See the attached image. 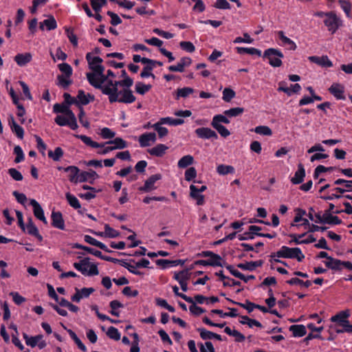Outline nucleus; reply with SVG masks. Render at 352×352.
<instances>
[{"mask_svg": "<svg viewBox=\"0 0 352 352\" xmlns=\"http://www.w3.org/2000/svg\"><path fill=\"white\" fill-rule=\"evenodd\" d=\"M104 94L108 96L110 103L118 102L131 104L136 99L131 89L122 87L120 89H118V87L109 85L108 88L104 89Z\"/></svg>", "mask_w": 352, "mask_h": 352, "instance_id": "obj_1", "label": "nucleus"}, {"mask_svg": "<svg viewBox=\"0 0 352 352\" xmlns=\"http://www.w3.org/2000/svg\"><path fill=\"white\" fill-rule=\"evenodd\" d=\"M271 256L284 258H296L298 262L302 261L305 255L299 248H289L285 245L282 246L277 252L272 253Z\"/></svg>", "mask_w": 352, "mask_h": 352, "instance_id": "obj_2", "label": "nucleus"}, {"mask_svg": "<svg viewBox=\"0 0 352 352\" xmlns=\"http://www.w3.org/2000/svg\"><path fill=\"white\" fill-rule=\"evenodd\" d=\"M74 267L85 276H96L99 274L97 265L90 262V258L87 257L80 260L78 263H74Z\"/></svg>", "mask_w": 352, "mask_h": 352, "instance_id": "obj_3", "label": "nucleus"}, {"mask_svg": "<svg viewBox=\"0 0 352 352\" xmlns=\"http://www.w3.org/2000/svg\"><path fill=\"white\" fill-rule=\"evenodd\" d=\"M284 57L280 50L275 48H269L265 50L263 58L268 60L269 64L274 67H278L282 65L281 59Z\"/></svg>", "mask_w": 352, "mask_h": 352, "instance_id": "obj_4", "label": "nucleus"}, {"mask_svg": "<svg viewBox=\"0 0 352 352\" xmlns=\"http://www.w3.org/2000/svg\"><path fill=\"white\" fill-rule=\"evenodd\" d=\"M323 23L329 32L334 34L342 25V21L333 12H329L327 18L324 19Z\"/></svg>", "mask_w": 352, "mask_h": 352, "instance_id": "obj_5", "label": "nucleus"}, {"mask_svg": "<svg viewBox=\"0 0 352 352\" xmlns=\"http://www.w3.org/2000/svg\"><path fill=\"white\" fill-rule=\"evenodd\" d=\"M86 59L88 62L89 68L94 72H96L99 75H102L104 73V68L101 65L102 59L99 56H92L91 53L86 54Z\"/></svg>", "mask_w": 352, "mask_h": 352, "instance_id": "obj_6", "label": "nucleus"}, {"mask_svg": "<svg viewBox=\"0 0 352 352\" xmlns=\"http://www.w3.org/2000/svg\"><path fill=\"white\" fill-rule=\"evenodd\" d=\"M23 337L25 341L26 344L30 346L31 347H35L37 345L40 349H43L47 345L46 342L43 340L42 335L29 336L26 333H23Z\"/></svg>", "mask_w": 352, "mask_h": 352, "instance_id": "obj_7", "label": "nucleus"}, {"mask_svg": "<svg viewBox=\"0 0 352 352\" xmlns=\"http://www.w3.org/2000/svg\"><path fill=\"white\" fill-rule=\"evenodd\" d=\"M55 122L61 126H68L72 130L76 129L78 126L75 115L72 118L66 116H57L55 118Z\"/></svg>", "mask_w": 352, "mask_h": 352, "instance_id": "obj_8", "label": "nucleus"}, {"mask_svg": "<svg viewBox=\"0 0 352 352\" xmlns=\"http://www.w3.org/2000/svg\"><path fill=\"white\" fill-rule=\"evenodd\" d=\"M98 75V74L94 72L92 73H87V78L91 85L96 89H100L102 93L104 94V89L108 88L109 87V80L107 82L106 85H102L101 82H99Z\"/></svg>", "mask_w": 352, "mask_h": 352, "instance_id": "obj_9", "label": "nucleus"}, {"mask_svg": "<svg viewBox=\"0 0 352 352\" xmlns=\"http://www.w3.org/2000/svg\"><path fill=\"white\" fill-rule=\"evenodd\" d=\"M157 140L155 133H144L139 136L138 142L141 147H147L155 143Z\"/></svg>", "mask_w": 352, "mask_h": 352, "instance_id": "obj_10", "label": "nucleus"}, {"mask_svg": "<svg viewBox=\"0 0 352 352\" xmlns=\"http://www.w3.org/2000/svg\"><path fill=\"white\" fill-rule=\"evenodd\" d=\"M197 136L199 138L204 140L209 139H214L217 140L218 138L217 133L208 127H201L198 128L195 131Z\"/></svg>", "mask_w": 352, "mask_h": 352, "instance_id": "obj_11", "label": "nucleus"}, {"mask_svg": "<svg viewBox=\"0 0 352 352\" xmlns=\"http://www.w3.org/2000/svg\"><path fill=\"white\" fill-rule=\"evenodd\" d=\"M76 293L72 296L73 302H79L82 298H88L95 289L93 287H84L82 289L76 288Z\"/></svg>", "mask_w": 352, "mask_h": 352, "instance_id": "obj_12", "label": "nucleus"}, {"mask_svg": "<svg viewBox=\"0 0 352 352\" xmlns=\"http://www.w3.org/2000/svg\"><path fill=\"white\" fill-rule=\"evenodd\" d=\"M276 34L280 41V43H279L280 46L285 47L289 50H295L297 48L295 42L287 37L283 31H278Z\"/></svg>", "mask_w": 352, "mask_h": 352, "instance_id": "obj_13", "label": "nucleus"}, {"mask_svg": "<svg viewBox=\"0 0 352 352\" xmlns=\"http://www.w3.org/2000/svg\"><path fill=\"white\" fill-rule=\"evenodd\" d=\"M52 226L54 228L65 230V221L62 213L59 211H52L51 214Z\"/></svg>", "mask_w": 352, "mask_h": 352, "instance_id": "obj_14", "label": "nucleus"}, {"mask_svg": "<svg viewBox=\"0 0 352 352\" xmlns=\"http://www.w3.org/2000/svg\"><path fill=\"white\" fill-rule=\"evenodd\" d=\"M30 204L33 207V212L34 216L38 219L43 221L45 224H47V221L44 215V211L38 202L35 199H31Z\"/></svg>", "mask_w": 352, "mask_h": 352, "instance_id": "obj_15", "label": "nucleus"}, {"mask_svg": "<svg viewBox=\"0 0 352 352\" xmlns=\"http://www.w3.org/2000/svg\"><path fill=\"white\" fill-rule=\"evenodd\" d=\"M162 178L160 174H155L151 175L148 179L146 180L144 185L140 188L141 191L149 192L156 188L155 184L157 181Z\"/></svg>", "mask_w": 352, "mask_h": 352, "instance_id": "obj_16", "label": "nucleus"}, {"mask_svg": "<svg viewBox=\"0 0 352 352\" xmlns=\"http://www.w3.org/2000/svg\"><path fill=\"white\" fill-rule=\"evenodd\" d=\"M308 59L311 62L316 63L322 67H331L333 66L331 60L328 58L327 56H309Z\"/></svg>", "mask_w": 352, "mask_h": 352, "instance_id": "obj_17", "label": "nucleus"}, {"mask_svg": "<svg viewBox=\"0 0 352 352\" xmlns=\"http://www.w3.org/2000/svg\"><path fill=\"white\" fill-rule=\"evenodd\" d=\"M329 92L337 100H345L344 87L340 83H333L329 89Z\"/></svg>", "mask_w": 352, "mask_h": 352, "instance_id": "obj_18", "label": "nucleus"}, {"mask_svg": "<svg viewBox=\"0 0 352 352\" xmlns=\"http://www.w3.org/2000/svg\"><path fill=\"white\" fill-rule=\"evenodd\" d=\"M64 171L68 173L69 180L72 183H78L80 178V169L75 166H69L64 168Z\"/></svg>", "mask_w": 352, "mask_h": 352, "instance_id": "obj_19", "label": "nucleus"}, {"mask_svg": "<svg viewBox=\"0 0 352 352\" xmlns=\"http://www.w3.org/2000/svg\"><path fill=\"white\" fill-rule=\"evenodd\" d=\"M350 316V311L349 309H346L340 311L335 316L331 318V321L333 322H337L340 326H342L344 323H347V319Z\"/></svg>", "mask_w": 352, "mask_h": 352, "instance_id": "obj_20", "label": "nucleus"}, {"mask_svg": "<svg viewBox=\"0 0 352 352\" xmlns=\"http://www.w3.org/2000/svg\"><path fill=\"white\" fill-rule=\"evenodd\" d=\"M8 124L10 126V129L12 131L15 133V135L17 136L19 139H23L24 136V130L23 129L19 126L16 121L14 120V118L12 116H10L9 120H8Z\"/></svg>", "mask_w": 352, "mask_h": 352, "instance_id": "obj_21", "label": "nucleus"}, {"mask_svg": "<svg viewBox=\"0 0 352 352\" xmlns=\"http://www.w3.org/2000/svg\"><path fill=\"white\" fill-rule=\"evenodd\" d=\"M342 184H345V188L341 187H336L334 188L338 192L341 194L344 193L345 192H351L352 191V180H345L344 179H338L334 182V184L336 185H341Z\"/></svg>", "mask_w": 352, "mask_h": 352, "instance_id": "obj_22", "label": "nucleus"}, {"mask_svg": "<svg viewBox=\"0 0 352 352\" xmlns=\"http://www.w3.org/2000/svg\"><path fill=\"white\" fill-rule=\"evenodd\" d=\"M168 149V147L163 144H158L155 146L148 150V153L153 156L162 157Z\"/></svg>", "mask_w": 352, "mask_h": 352, "instance_id": "obj_23", "label": "nucleus"}, {"mask_svg": "<svg viewBox=\"0 0 352 352\" xmlns=\"http://www.w3.org/2000/svg\"><path fill=\"white\" fill-rule=\"evenodd\" d=\"M133 80L132 78H129V76H126L123 80H109V85L115 86V87H120L122 88H127L130 89L131 87L133 85Z\"/></svg>", "mask_w": 352, "mask_h": 352, "instance_id": "obj_24", "label": "nucleus"}, {"mask_svg": "<svg viewBox=\"0 0 352 352\" xmlns=\"http://www.w3.org/2000/svg\"><path fill=\"white\" fill-rule=\"evenodd\" d=\"M190 196L197 201L198 206L204 204V196L197 192V187L193 184L190 186Z\"/></svg>", "mask_w": 352, "mask_h": 352, "instance_id": "obj_25", "label": "nucleus"}, {"mask_svg": "<svg viewBox=\"0 0 352 352\" xmlns=\"http://www.w3.org/2000/svg\"><path fill=\"white\" fill-rule=\"evenodd\" d=\"M305 177V170L302 164H298V170L295 173L294 176L291 179V182L294 184H298L303 182Z\"/></svg>", "mask_w": 352, "mask_h": 352, "instance_id": "obj_26", "label": "nucleus"}, {"mask_svg": "<svg viewBox=\"0 0 352 352\" xmlns=\"http://www.w3.org/2000/svg\"><path fill=\"white\" fill-rule=\"evenodd\" d=\"M53 109L55 113H61L67 117H71L72 118L74 115L67 104L56 103L54 105Z\"/></svg>", "mask_w": 352, "mask_h": 352, "instance_id": "obj_27", "label": "nucleus"}, {"mask_svg": "<svg viewBox=\"0 0 352 352\" xmlns=\"http://www.w3.org/2000/svg\"><path fill=\"white\" fill-rule=\"evenodd\" d=\"M77 99V104H80L82 105H86L91 101H93L94 100V97L89 94H86L83 90H79L78 91Z\"/></svg>", "mask_w": 352, "mask_h": 352, "instance_id": "obj_28", "label": "nucleus"}, {"mask_svg": "<svg viewBox=\"0 0 352 352\" xmlns=\"http://www.w3.org/2000/svg\"><path fill=\"white\" fill-rule=\"evenodd\" d=\"M84 240L86 243L90 244V245H94V246H96L99 248H100L101 250L105 251V252H110L111 251L108 249V248L107 247V245L104 243H102V242L96 240V239L93 238L92 236H89V235H85L84 236Z\"/></svg>", "mask_w": 352, "mask_h": 352, "instance_id": "obj_29", "label": "nucleus"}, {"mask_svg": "<svg viewBox=\"0 0 352 352\" xmlns=\"http://www.w3.org/2000/svg\"><path fill=\"white\" fill-rule=\"evenodd\" d=\"M76 138L80 139L86 145L92 148H102L104 146V144H99L96 142H94L90 137H88L85 135H76Z\"/></svg>", "mask_w": 352, "mask_h": 352, "instance_id": "obj_30", "label": "nucleus"}, {"mask_svg": "<svg viewBox=\"0 0 352 352\" xmlns=\"http://www.w3.org/2000/svg\"><path fill=\"white\" fill-rule=\"evenodd\" d=\"M25 229L29 234L36 236L38 239V241H41L43 240V237L39 234L38 228L32 221L31 219H30V221L27 223Z\"/></svg>", "mask_w": 352, "mask_h": 352, "instance_id": "obj_31", "label": "nucleus"}, {"mask_svg": "<svg viewBox=\"0 0 352 352\" xmlns=\"http://www.w3.org/2000/svg\"><path fill=\"white\" fill-rule=\"evenodd\" d=\"M324 264L328 268L333 270H342V261L333 257L328 258V260L324 261Z\"/></svg>", "mask_w": 352, "mask_h": 352, "instance_id": "obj_32", "label": "nucleus"}, {"mask_svg": "<svg viewBox=\"0 0 352 352\" xmlns=\"http://www.w3.org/2000/svg\"><path fill=\"white\" fill-rule=\"evenodd\" d=\"M289 331L294 337H302L307 333L306 327L302 324H294L290 326Z\"/></svg>", "mask_w": 352, "mask_h": 352, "instance_id": "obj_33", "label": "nucleus"}, {"mask_svg": "<svg viewBox=\"0 0 352 352\" xmlns=\"http://www.w3.org/2000/svg\"><path fill=\"white\" fill-rule=\"evenodd\" d=\"M32 60V55L30 53L19 54L14 57V60L19 66H24Z\"/></svg>", "mask_w": 352, "mask_h": 352, "instance_id": "obj_34", "label": "nucleus"}, {"mask_svg": "<svg viewBox=\"0 0 352 352\" xmlns=\"http://www.w3.org/2000/svg\"><path fill=\"white\" fill-rule=\"evenodd\" d=\"M323 221L325 223L339 225L342 220L337 216H333L329 211H325L323 214Z\"/></svg>", "mask_w": 352, "mask_h": 352, "instance_id": "obj_35", "label": "nucleus"}, {"mask_svg": "<svg viewBox=\"0 0 352 352\" xmlns=\"http://www.w3.org/2000/svg\"><path fill=\"white\" fill-rule=\"evenodd\" d=\"M228 270H229L230 272L235 277H237L240 278L241 280H243L244 282L247 283L250 280H252L255 278V276L253 275H249V276H245L242 273H241L237 270H235L233 267L229 265L227 267Z\"/></svg>", "mask_w": 352, "mask_h": 352, "instance_id": "obj_36", "label": "nucleus"}, {"mask_svg": "<svg viewBox=\"0 0 352 352\" xmlns=\"http://www.w3.org/2000/svg\"><path fill=\"white\" fill-rule=\"evenodd\" d=\"M44 25L46 27L47 30H52L57 28V23L54 16H50L48 19H45L40 23V28L44 29Z\"/></svg>", "mask_w": 352, "mask_h": 352, "instance_id": "obj_37", "label": "nucleus"}, {"mask_svg": "<svg viewBox=\"0 0 352 352\" xmlns=\"http://www.w3.org/2000/svg\"><path fill=\"white\" fill-rule=\"evenodd\" d=\"M98 177L97 173L94 170L90 171H82L80 173V178L78 179L79 182H85L88 181L89 179H95Z\"/></svg>", "mask_w": 352, "mask_h": 352, "instance_id": "obj_38", "label": "nucleus"}, {"mask_svg": "<svg viewBox=\"0 0 352 352\" xmlns=\"http://www.w3.org/2000/svg\"><path fill=\"white\" fill-rule=\"evenodd\" d=\"M184 123V120L181 118H173L170 117H165L160 118V124H168L170 126L182 125Z\"/></svg>", "mask_w": 352, "mask_h": 352, "instance_id": "obj_39", "label": "nucleus"}, {"mask_svg": "<svg viewBox=\"0 0 352 352\" xmlns=\"http://www.w3.org/2000/svg\"><path fill=\"white\" fill-rule=\"evenodd\" d=\"M236 52L240 54H248L251 55H257L258 56H261V50L256 49L254 47H236Z\"/></svg>", "mask_w": 352, "mask_h": 352, "instance_id": "obj_40", "label": "nucleus"}, {"mask_svg": "<svg viewBox=\"0 0 352 352\" xmlns=\"http://www.w3.org/2000/svg\"><path fill=\"white\" fill-rule=\"evenodd\" d=\"M106 144H113V146H111L113 150L116 149H123L126 147H127V143L126 141H124L121 138H116L113 140H110L107 142Z\"/></svg>", "mask_w": 352, "mask_h": 352, "instance_id": "obj_41", "label": "nucleus"}, {"mask_svg": "<svg viewBox=\"0 0 352 352\" xmlns=\"http://www.w3.org/2000/svg\"><path fill=\"white\" fill-rule=\"evenodd\" d=\"M230 312H223L221 309H212L211 311L213 314L219 315L221 318L226 317H236L238 316L237 309L235 308H228Z\"/></svg>", "mask_w": 352, "mask_h": 352, "instance_id": "obj_42", "label": "nucleus"}, {"mask_svg": "<svg viewBox=\"0 0 352 352\" xmlns=\"http://www.w3.org/2000/svg\"><path fill=\"white\" fill-rule=\"evenodd\" d=\"M194 158L190 155H187L182 157L177 163V166L180 168H185L188 166L193 164Z\"/></svg>", "mask_w": 352, "mask_h": 352, "instance_id": "obj_43", "label": "nucleus"}, {"mask_svg": "<svg viewBox=\"0 0 352 352\" xmlns=\"http://www.w3.org/2000/svg\"><path fill=\"white\" fill-rule=\"evenodd\" d=\"M261 261H251L245 263H239L237 266L241 270L253 271L256 267L261 265Z\"/></svg>", "mask_w": 352, "mask_h": 352, "instance_id": "obj_44", "label": "nucleus"}, {"mask_svg": "<svg viewBox=\"0 0 352 352\" xmlns=\"http://www.w3.org/2000/svg\"><path fill=\"white\" fill-rule=\"evenodd\" d=\"M234 168L232 166L220 164L217 167V172L221 175L234 173Z\"/></svg>", "mask_w": 352, "mask_h": 352, "instance_id": "obj_45", "label": "nucleus"}, {"mask_svg": "<svg viewBox=\"0 0 352 352\" xmlns=\"http://www.w3.org/2000/svg\"><path fill=\"white\" fill-rule=\"evenodd\" d=\"M162 124H160V120L157 122L152 124V128H153L157 132L160 138H162L166 136L168 133V129L162 126Z\"/></svg>", "mask_w": 352, "mask_h": 352, "instance_id": "obj_46", "label": "nucleus"}, {"mask_svg": "<svg viewBox=\"0 0 352 352\" xmlns=\"http://www.w3.org/2000/svg\"><path fill=\"white\" fill-rule=\"evenodd\" d=\"M194 92V89L191 87H183L177 89L175 99L179 100L180 98H187L190 94Z\"/></svg>", "mask_w": 352, "mask_h": 352, "instance_id": "obj_47", "label": "nucleus"}, {"mask_svg": "<svg viewBox=\"0 0 352 352\" xmlns=\"http://www.w3.org/2000/svg\"><path fill=\"white\" fill-rule=\"evenodd\" d=\"M65 197L70 206L74 209L80 208V204L78 199L74 195H72L70 192H67L65 194Z\"/></svg>", "mask_w": 352, "mask_h": 352, "instance_id": "obj_48", "label": "nucleus"}, {"mask_svg": "<svg viewBox=\"0 0 352 352\" xmlns=\"http://www.w3.org/2000/svg\"><path fill=\"white\" fill-rule=\"evenodd\" d=\"M228 116H226L224 113L215 115L212 120L211 124H221V123L229 124L230 122V120L228 118Z\"/></svg>", "mask_w": 352, "mask_h": 352, "instance_id": "obj_49", "label": "nucleus"}, {"mask_svg": "<svg viewBox=\"0 0 352 352\" xmlns=\"http://www.w3.org/2000/svg\"><path fill=\"white\" fill-rule=\"evenodd\" d=\"M67 331L69 335L70 336L71 338L74 341V342L76 344L78 347L84 352L87 351V348H86L85 345L78 338L76 334L71 329H67Z\"/></svg>", "mask_w": 352, "mask_h": 352, "instance_id": "obj_50", "label": "nucleus"}, {"mask_svg": "<svg viewBox=\"0 0 352 352\" xmlns=\"http://www.w3.org/2000/svg\"><path fill=\"white\" fill-rule=\"evenodd\" d=\"M241 318H242V320H241L240 322L243 324H248L251 328L254 326L257 327H262L261 323L256 320L251 319L246 316H241Z\"/></svg>", "mask_w": 352, "mask_h": 352, "instance_id": "obj_51", "label": "nucleus"}, {"mask_svg": "<svg viewBox=\"0 0 352 352\" xmlns=\"http://www.w3.org/2000/svg\"><path fill=\"white\" fill-rule=\"evenodd\" d=\"M63 155V151L60 147H56L54 151H48V157L52 158L54 161H59Z\"/></svg>", "mask_w": 352, "mask_h": 352, "instance_id": "obj_52", "label": "nucleus"}, {"mask_svg": "<svg viewBox=\"0 0 352 352\" xmlns=\"http://www.w3.org/2000/svg\"><path fill=\"white\" fill-rule=\"evenodd\" d=\"M135 91L141 95L145 94L151 89V85H145L143 82H138L135 84Z\"/></svg>", "mask_w": 352, "mask_h": 352, "instance_id": "obj_53", "label": "nucleus"}, {"mask_svg": "<svg viewBox=\"0 0 352 352\" xmlns=\"http://www.w3.org/2000/svg\"><path fill=\"white\" fill-rule=\"evenodd\" d=\"M189 278L190 274L188 272V270H182L178 273H175L174 276V278L178 283L187 281Z\"/></svg>", "mask_w": 352, "mask_h": 352, "instance_id": "obj_54", "label": "nucleus"}, {"mask_svg": "<svg viewBox=\"0 0 352 352\" xmlns=\"http://www.w3.org/2000/svg\"><path fill=\"white\" fill-rule=\"evenodd\" d=\"M254 131L257 134L267 136H270L272 134L271 129L267 126H258L254 128Z\"/></svg>", "mask_w": 352, "mask_h": 352, "instance_id": "obj_55", "label": "nucleus"}, {"mask_svg": "<svg viewBox=\"0 0 352 352\" xmlns=\"http://www.w3.org/2000/svg\"><path fill=\"white\" fill-rule=\"evenodd\" d=\"M104 234L105 237L116 238L120 235V232L118 230L111 228L109 224H105Z\"/></svg>", "mask_w": 352, "mask_h": 352, "instance_id": "obj_56", "label": "nucleus"}, {"mask_svg": "<svg viewBox=\"0 0 352 352\" xmlns=\"http://www.w3.org/2000/svg\"><path fill=\"white\" fill-rule=\"evenodd\" d=\"M287 283L292 285H300V286L305 287H309L311 285V282L310 280L303 281L298 278H292L290 280L287 281Z\"/></svg>", "mask_w": 352, "mask_h": 352, "instance_id": "obj_57", "label": "nucleus"}, {"mask_svg": "<svg viewBox=\"0 0 352 352\" xmlns=\"http://www.w3.org/2000/svg\"><path fill=\"white\" fill-rule=\"evenodd\" d=\"M74 247L77 249L84 250L87 251V252H89V254H91L97 257L102 256V252L100 251L95 250L94 248L84 246V245L78 244V243H76L74 245Z\"/></svg>", "mask_w": 352, "mask_h": 352, "instance_id": "obj_58", "label": "nucleus"}, {"mask_svg": "<svg viewBox=\"0 0 352 352\" xmlns=\"http://www.w3.org/2000/svg\"><path fill=\"white\" fill-rule=\"evenodd\" d=\"M107 336L114 340H119L120 339V333L118 329L114 327H110L107 331Z\"/></svg>", "mask_w": 352, "mask_h": 352, "instance_id": "obj_59", "label": "nucleus"}, {"mask_svg": "<svg viewBox=\"0 0 352 352\" xmlns=\"http://www.w3.org/2000/svg\"><path fill=\"white\" fill-rule=\"evenodd\" d=\"M106 3L107 0H91V6L96 13L100 12Z\"/></svg>", "mask_w": 352, "mask_h": 352, "instance_id": "obj_60", "label": "nucleus"}, {"mask_svg": "<svg viewBox=\"0 0 352 352\" xmlns=\"http://www.w3.org/2000/svg\"><path fill=\"white\" fill-rule=\"evenodd\" d=\"M60 71L65 75L67 78H69L72 74V68L67 63H60L58 65Z\"/></svg>", "mask_w": 352, "mask_h": 352, "instance_id": "obj_61", "label": "nucleus"}, {"mask_svg": "<svg viewBox=\"0 0 352 352\" xmlns=\"http://www.w3.org/2000/svg\"><path fill=\"white\" fill-rule=\"evenodd\" d=\"M215 129L220 135L223 138H227L230 135V132L222 124H211Z\"/></svg>", "mask_w": 352, "mask_h": 352, "instance_id": "obj_62", "label": "nucleus"}, {"mask_svg": "<svg viewBox=\"0 0 352 352\" xmlns=\"http://www.w3.org/2000/svg\"><path fill=\"white\" fill-rule=\"evenodd\" d=\"M243 112V109L241 107L232 108L226 110L223 113L228 117H236L241 115Z\"/></svg>", "mask_w": 352, "mask_h": 352, "instance_id": "obj_63", "label": "nucleus"}, {"mask_svg": "<svg viewBox=\"0 0 352 352\" xmlns=\"http://www.w3.org/2000/svg\"><path fill=\"white\" fill-rule=\"evenodd\" d=\"M200 352H215L213 344L211 342L207 341L204 344H199Z\"/></svg>", "mask_w": 352, "mask_h": 352, "instance_id": "obj_64", "label": "nucleus"}]
</instances>
